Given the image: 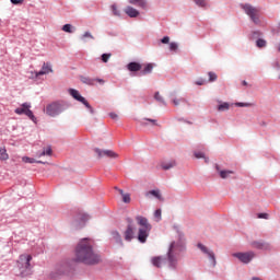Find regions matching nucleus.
Instances as JSON below:
<instances>
[{"instance_id":"f257e3e1","label":"nucleus","mask_w":280,"mask_h":280,"mask_svg":"<svg viewBox=\"0 0 280 280\" xmlns=\"http://www.w3.org/2000/svg\"><path fill=\"white\" fill-rule=\"evenodd\" d=\"M74 261L93 266L100 264V255L93 249V241L91 238L81 240L74 249Z\"/></svg>"},{"instance_id":"f03ea898","label":"nucleus","mask_w":280,"mask_h":280,"mask_svg":"<svg viewBox=\"0 0 280 280\" xmlns=\"http://www.w3.org/2000/svg\"><path fill=\"white\" fill-rule=\"evenodd\" d=\"M185 250V245L183 243L172 242L166 258L161 256H155L151 259V262L155 268H163L167 266L171 270H176L178 268V255Z\"/></svg>"},{"instance_id":"7ed1b4c3","label":"nucleus","mask_w":280,"mask_h":280,"mask_svg":"<svg viewBox=\"0 0 280 280\" xmlns=\"http://www.w3.org/2000/svg\"><path fill=\"white\" fill-rule=\"evenodd\" d=\"M136 221L138 222L139 232H138V240L141 242V244H145V241L148 240V236L150 235V231H152V225L142 215L136 217Z\"/></svg>"},{"instance_id":"20e7f679","label":"nucleus","mask_w":280,"mask_h":280,"mask_svg":"<svg viewBox=\"0 0 280 280\" xmlns=\"http://www.w3.org/2000/svg\"><path fill=\"white\" fill-rule=\"evenodd\" d=\"M32 255L22 254L18 260V268H20L21 277H27L30 275V270H32Z\"/></svg>"},{"instance_id":"39448f33","label":"nucleus","mask_w":280,"mask_h":280,"mask_svg":"<svg viewBox=\"0 0 280 280\" xmlns=\"http://www.w3.org/2000/svg\"><path fill=\"white\" fill-rule=\"evenodd\" d=\"M242 10L249 16V19L255 23V25H259V10L250 4H242Z\"/></svg>"},{"instance_id":"423d86ee","label":"nucleus","mask_w":280,"mask_h":280,"mask_svg":"<svg viewBox=\"0 0 280 280\" xmlns=\"http://www.w3.org/2000/svg\"><path fill=\"white\" fill-rule=\"evenodd\" d=\"M69 94L71 95V97H73V100H77V102H81V104L85 105V107L90 110L91 115L95 113V109H93L91 104H89V101L80 95V92L78 90L70 89Z\"/></svg>"},{"instance_id":"0eeeda50","label":"nucleus","mask_w":280,"mask_h":280,"mask_svg":"<svg viewBox=\"0 0 280 280\" xmlns=\"http://www.w3.org/2000/svg\"><path fill=\"white\" fill-rule=\"evenodd\" d=\"M32 108V104L23 103L20 107L15 109L16 115H26V117L31 118L32 121H36V116L30 109Z\"/></svg>"},{"instance_id":"6e6552de","label":"nucleus","mask_w":280,"mask_h":280,"mask_svg":"<svg viewBox=\"0 0 280 280\" xmlns=\"http://www.w3.org/2000/svg\"><path fill=\"white\" fill-rule=\"evenodd\" d=\"M65 110V105L62 103H51L46 107V114L49 115V117H56V115H60Z\"/></svg>"},{"instance_id":"1a4fd4ad","label":"nucleus","mask_w":280,"mask_h":280,"mask_svg":"<svg viewBox=\"0 0 280 280\" xmlns=\"http://www.w3.org/2000/svg\"><path fill=\"white\" fill-rule=\"evenodd\" d=\"M232 256L236 257L238 261H242V264H250L253 259H255V253L254 252H247V253H234Z\"/></svg>"},{"instance_id":"9d476101","label":"nucleus","mask_w":280,"mask_h":280,"mask_svg":"<svg viewBox=\"0 0 280 280\" xmlns=\"http://www.w3.org/2000/svg\"><path fill=\"white\" fill-rule=\"evenodd\" d=\"M94 152L97 154L98 159H103V156H107V159H119V154L113 150L95 149Z\"/></svg>"},{"instance_id":"9b49d317","label":"nucleus","mask_w":280,"mask_h":280,"mask_svg":"<svg viewBox=\"0 0 280 280\" xmlns=\"http://www.w3.org/2000/svg\"><path fill=\"white\" fill-rule=\"evenodd\" d=\"M32 77L31 78H38V75H47L49 73H54V69H51V65L48 62H44L42 66V70L38 72H31Z\"/></svg>"},{"instance_id":"f8f14e48","label":"nucleus","mask_w":280,"mask_h":280,"mask_svg":"<svg viewBox=\"0 0 280 280\" xmlns=\"http://www.w3.org/2000/svg\"><path fill=\"white\" fill-rule=\"evenodd\" d=\"M125 241L126 242H132L135 238V225L132 224V221L128 219V225L126 231L124 232Z\"/></svg>"},{"instance_id":"ddd939ff","label":"nucleus","mask_w":280,"mask_h":280,"mask_svg":"<svg viewBox=\"0 0 280 280\" xmlns=\"http://www.w3.org/2000/svg\"><path fill=\"white\" fill-rule=\"evenodd\" d=\"M197 247L205 255H208L209 259L212 262V266H215V254L213 252L209 250L207 246H205L202 243H199Z\"/></svg>"},{"instance_id":"4468645a","label":"nucleus","mask_w":280,"mask_h":280,"mask_svg":"<svg viewBox=\"0 0 280 280\" xmlns=\"http://www.w3.org/2000/svg\"><path fill=\"white\" fill-rule=\"evenodd\" d=\"M80 80L83 84H86L88 86H95V82H98V84H104V79H93L90 77H80Z\"/></svg>"},{"instance_id":"2eb2a0df","label":"nucleus","mask_w":280,"mask_h":280,"mask_svg":"<svg viewBox=\"0 0 280 280\" xmlns=\"http://www.w3.org/2000/svg\"><path fill=\"white\" fill-rule=\"evenodd\" d=\"M131 5H137L141 10H148V0H129Z\"/></svg>"},{"instance_id":"dca6fc26","label":"nucleus","mask_w":280,"mask_h":280,"mask_svg":"<svg viewBox=\"0 0 280 280\" xmlns=\"http://www.w3.org/2000/svg\"><path fill=\"white\" fill-rule=\"evenodd\" d=\"M125 14H127V16H129L130 19H137V16H139L140 13L139 10L132 7H126Z\"/></svg>"},{"instance_id":"f3484780","label":"nucleus","mask_w":280,"mask_h":280,"mask_svg":"<svg viewBox=\"0 0 280 280\" xmlns=\"http://www.w3.org/2000/svg\"><path fill=\"white\" fill-rule=\"evenodd\" d=\"M89 220V214H79L77 217V221H75V226L80 228V226H84V223L88 222Z\"/></svg>"},{"instance_id":"a211bd4d","label":"nucleus","mask_w":280,"mask_h":280,"mask_svg":"<svg viewBox=\"0 0 280 280\" xmlns=\"http://www.w3.org/2000/svg\"><path fill=\"white\" fill-rule=\"evenodd\" d=\"M127 69H128V71L137 72V71H141L142 66H141V63H139L137 61H132L127 65Z\"/></svg>"},{"instance_id":"6ab92c4d","label":"nucleus","mask_w":280,"mask_h":280,"mask_svg":"<svg viewBox=\"0 0 280 280\" xmlns=\"http://www.w3.org/2000/svg\"><path fill=\"white\" fill-rule=\"evenodd\" d=\"M147 198H156L158 200H163V196H161V190H150L145 192Z\"/></svg>"},{"instance_id":"aec40b11","label":"nucleus","mask_w":280,"mask_h":280,"mask_svg":"<svg viewBox=\"0 0 280 280\" xmlns=\"http://www.w3.org/2000/svg\"><path fill=\"white\" fill-rule=\"evenodd\" d=\"M215 170H217V172H219V176L223 179L229 178V176H231V174H235V172H233V171H222V170H220V165H215Z\"/></svg>"},{"instance_id":"412c9836","label":"nucleus","mask_w":280,"mask_h":280,"mask_svg":"<svg viewBox=\"0 0 280 280\" xmlns=\"http://www.w3.org/2000/svg\"><path fill=\"white\" fill-rule=\"evenodd\" d=\"M54 154V151L48 145L43 149V152H38L37 156L40 159V156H51Z\"/></svg>"},{"instance_id":"4be33fe9","label":"nucleus","mask_w":280,"mask_h":280,"mask_svg":"<svg viewBox=\"0 0 280 280\" xmlns=\"http://www.w3.org/2000/svg\"><path fill=\"white\" fill-rule=\"evenodd\" d=\"M10 159V155L8 154V150H5V147H0V161H8Z\"/></svg>"},{"instance_id":"5701e85b","label":"nucleus","mask_w":280,"mask_h":280,"mask_svg":"<svg viewBox=\"0 0 280 280\" xmlns=\"http://www.w3.org/2000/svg\"><path fill=\"white\" fill-rule=\"evenodd\" d=\"M162 170H172V167H176V161L163 162L161 164Z\"/></svg>"},{"instance_id":"b1692460","label":"nucleus","mask_w":280,"mask_h":280,"mask_svg":"<svg viewBox=\"0 0 280 280\" xmlns=\"http://www.w3.org/2000/svg\"><path fill=\"white\" fill-rule=\"evenodd\" d=\"M112 237L113 240H115L117 244H120L121 246L124 245V241H121V234H119V232L117 231L112 232Z\"/></svg>"},{"instance_id":"393cba45","label":"nucleus","mask_w":280,"mask_h":280,"mask_svg":"<svg viewBox=\"0 0 280 280\" xmlns=\"http://www.w3.org/2000/svg\"><path fill=\"white\" fill-rule=\"evenodd\" d=\"M152 69H154L153 63H147L142 70L143 75H148V73H152Z\"/></svg>"},{"instance_id":"a878e982","label":"nucleus","mask_w":280,"mask_h":280,"mask_svg":"<svg viewBox=\"0 0 280 280\" xmlns=\"http://www.w3.org/2000/svg\"><path fill=\"white\" fill-rule=\"evenodd\" d=\"M22 161H23V163H31V164L32 163H39V164L45 163L43 161H36L34 158H30V156H23Z\"/></svg>"},{"instance_id":"bb28decb","label":"nucleus","mask_w":280,"mask_h":280,"mask_svg":"<svg viewBox=\"0 0 280 280\" xmlns=\"http://www.w3.org/2000/svg\"><path fill=\"white\" fill-rule=\"evenodd\" d=\"M110 10H112L114 16H121V11L117 7V4H112Z\"/></svg>"},{"instance_id":"cd10ccee","label":"nucleus","mask_w":280,"mask_h":280,"mask_svg":"<svg viewBox=\"0 0 280 280\" xmlns=\"http://www.w3.org/2000/svg\"><path fill=\"white\" fill-rule=\"evenodd\" d=\"M231 108V105L229 103H222L218 106L219 113H224V110H229Z\"/></svg>"},{"instance_id":"c85d7f7f","label":"nucleus","mask_w":280,"mask_h":280,"mask_svg":"<svg viewBox=\"0 0 280 280\" xmlns=\"http://www.w3.org/2000/svg\"><path fill=\"white\" fill-rule=\"evenodd\" d=\"M199 8H207V0H192Z\"/></svg>"},{"instance_id":"c756f323","label":"nucleus","mask_w":280,"mask_h":280,"mask_svg":"<svg viewBox=\"0 0 280 280\" xmlns=\"http://www.w3.org/2000/svg\"><path fill=\"white\" fill-rule=\"evenodd\" d=\"M73 26L71 24H66L62 26V32H67V34H73V31L71 30Z\"/></svg>"},{"instance_id":"7c9ffc66","label":"nucleus","mask_w":280,"mask_h":280,"mask_svg":"<svg viewBox=\"0 0 280 280\" xmlns=\"http://www.w3.org/2000/svg\"><path fill=\"white\" fill-rule=\"evenodd\" d=\"M209 75V81L208 82H215V80H218V74H215V72H208Z\"/></svg>"},{"instance_id":"2f4dec72","label":"nucleus","mask_w":280,"mask_h":280,"mask_svg":"<svg viewBox=\"0 0 280 280\" xmlns=\"http://www.w3.org/2000/svg\"><path fill=\"white\" fill-rule=\"evenodd\" d=\"M195 158L196 159H205L206 163H209V159L205 158V153H202V152H195Z\"/></svg>"},{"instance_id":"473e14b6","label":"nucleus","mask_w":280,"mask_h":280,"mask_svg":"<svg viewBox=\"0 0 280 280\" xmlns=\"http://www.w3.org/2000/svg\"><path fill=\"white\" fill-rule=\"evenodd\" d=\"M256 46H257L259 49L266 47V40H265V39H257Z\"/></svg>"},{"instance_id":"72a5a7b5","label":"nucleus","mask_w":280,"mask_h":280,"mask_svg":"<svg viewBox=\"0 0 280 280\" xmlns=\"http://www.w3.org/2000/svg\"><path fill=\"white\" fill-rule=\"evenodd\" d=\"M154 100H156V102H160L161 104H165V101H163V96H161V93L159 92L154 94Z\"/></svg>"},{"instance_id":"f704fd0d","label":"nucleus","mask_w":280,"mask_h":280,"mask_svg":"<svg viewBox=\"0 0 280 280\" xmlns=\"http://www.w3.org/2000/svg\"><path fill=\"white\" fill-rule=\"evenodd\" d=\"M170 50L171 51H178V44L176 42H172L170 44Z\"/></svg>"},{"instance_id":"c9c22d12","label":"nucleus","mask_w":280,"mask_h":280,"mask_svg":"<svg viewBox=\"0 0 280 280\" xmlns=\"http://www.w3.org/2000/svg\"><path fill=\"white\" fill-rule=\"evenodd\" d=\"M110 56H113L112 54H103L102 55V61L103 62H108V60H110Z\"/></svg>"},{"instance_id":"e433bc0d","label":"nucleus","mask_w":280,"mask_h":280,"mask_svg":"<svg viewBox=\"0 0 280 280\" xmlns=\"http://www.w3.org/2000/svg\"><path fill=\"white\" fill-rule=\"evenodd\" d=\"M86 38H95V37H93V35L90 33V32H85L83 35H82V37H81V39L82 40H86Z\"/></svg>"},{"instance_id":"4c0bfd02","label":"nucleus","mask_w":280,"mask_h":280,"mask_svg":"<svg viewBox=\"0 0 280 280\" xmlns=\"http://www.w3.org/2000/svg\"><path fill=\"white\" fill-rule=\"evenodd\" d=\"M130 194L122 195V202L129 203L130 202Z\"/></svg>"},{"instance_id":"58836bf2","label":"nucleus","mask_w":280,"mask_h":280,"mask_svg":"<svg viewBox=\"0 0 280 280\" xmlns=\"http://www.w3.org/2000/svg\"><path fill=\"white\" fill-rule=\"evenodd\" d=\"M195 84H197V86H202V85L207 84V80L199 79L198 81L195 82Z\"/></svg>"},{"instance_id":"ea45409f","label":"nucleus","mask_w":280,"mask_h":280,"mask_svg":"<svg viewBox=\"0 0 280 280\" xmlns=\"http://www.w3.org/2000/svg\"><path fill=\"white\" fill-rule=\"evenodd\" d=\"M154 218L156 219L158 222L161 221V209L155 210Z\"/></svg>"},{"instance_id":"a19ab883","label":"nucleus","mask_w":280,"mask_h":280,"mask_svg":"<svg viewBox=\"0 0 280 280\" xmlns=\"http://www.w3.org/2000/svg\"><path fill=\"white\" fill-rule=\"evenodd\" d=\"M161 43L163 45H167L170 43V36H164L162 39H161Z\"/></svg>"},{"instance_id":"79ce46f5","label":"nucleus","mask_w":280,"mask_h":280,"mask_svg":"<svg viewBox=\"0 0 280 280\" xmlns=\"http://www.w3.org/2000/svg\"><path fill=\"white\" fill-rule=\"evenodd\" d=\"M258 218L262 220H268L269 214L268 213H258Z\"/></svg>"},{"instance_id":"37998d69","label":"nucleus","mask_w":280,"mask_h":280,"mask_svg":"<svg viewBox=\"0 0 280 280\" xmlns=\"http://www.w3.org/2000/svg\"><path fill=\"white\" fill-rule=\"evenodd\" d=\"M236 106L244 108L250 106V103H236Z\"/></svg>"},{"instance_id":"c03bdc74","label":"nucleus","mask_w":280,"mask_h":280,"mask_svg":"<svg viewBox=\"0 0 280 280\" xmlns=\"http://www.w3.org/2000/svg\"><path fill=\"white\" fill-rule=\"evenodd\" d=\"M180 102H185V98H180V100H173V104L174 106H178V104H180Z\"/></svg>"},{"instance_id":"a18cd8bd","label":"nucleus","mask_w":280,"mask_h":280,"mask_svg":"<svg viewBox=\"0 0 280 280\" xmlns=\"http://www.w3.org/2000/svg\"><path fill=\"white\" fill-rule=\"evenodd\" d=\"M110 119L117 120L119 119V116L116 113H109Z\"/></svg>"},{"instance_id":"49530a36","label":"nucleus","mask_w":280,"mask_h":280,"mask_svg":"<svg viewBox=\"0 0 280 280\" xmlns=\"http://www.w3.org/2000/svg\"><path fill=\"white\" fill-rule=\"evenodd\" d=\"M24 0H11V3H13V5H19L21 3H23Z\"/></svg>"},{"instance_id":"de8ad7c7","label":"nucleus","mask_w":280,"mask_h":280,"mask_svg":"<svg viewBox=\"0 0 280 280\" xmlns=\"http://www.w3.org/2000/svg\"><path fill=\"white\" fill-rule=\"evenodd\" d=\"M144 121H150V124L156 126V119L144 118Z\"/></svg>"},{"instance_id":"09e8293b","label":"nucleus","mask_w":280,"mask_h":280,"mask_svg":"<svg viewBox=\"0 0 280 280\" xmlns=\"http://www.w3.org/2000/svg\"><path fill=\"white\" fill-rule=\"evenodd\" d=\"M253 246H254L255 248H261V244H260V243H253Z\"/></svg>"},{"instance_id":"8fccbe9b","label":"nucleus","mask_w":280,"mask_h":280,"mask_svg":"<svg viewBox=\"0 0 280 280\" xmlns=\"http://www.w3.org/2000/svg\"><path fill=\"white\" fill-rule=\"evenodd\" d=\"M118 192L120 194V196H125L126 194H124V190L118 189Z\"/></svg>"},{"instance_id":"3c124183","label":"nucleus","mask_w":280,"mask_h":280,"mask_svg":"<svg viewBox=\"0 0 280 280\" xmlns=\"http://www.w3.org/2000/svg\"><path fill=\"white\" fill-rule=\"evenodd\" d=\"M59 275H65V269H63V268H61V269L59 270Z\"/></svg>"},{"instance_id":"603ef678","label":"nucleus","mask_w":280,"mask_h":280,"mask_svg":"<svg viewBox=\"0 0 280 280\" xmlns=\"http://www.w3.org/2000/svg\"><path fill=\"white\" fill-rule=\"evenodd\" d=\"M243 86H248V82L243 81Z\"/></svg>"},{"instance_id":"864d4df0","label":"nucleus","mask_w":280,"mask_h":280,"mask_svg":"<svg viewBox=\"0 0 280 280\" xmlns=\"http://www.w3.org/2000/svg\"><path fill=\"white\" fill-rule=\"evenodd\" d=\"M141 125H142V126H148V122L142 121Z\"/></svg>"},{"instance_id":"5fc2aeb1","label":"nucleus","mask_w":280,"mask_h":280,"mask_svg":"<svg viewBox=\"0 0 280 280\" xmlns=\"http://www.w3.org/2000/svg\"><path fill=\"white\" fill-rule=\"evenodd\" d=\"M277 49H278V51H280V44L277 45Z\"/></svg>"},{"instance_id":"6e6d98bb","label":"nucleus","mask_w":280,"mask_h":280,"mask_svg":"<svg viewBox=\"0 0 280 280\" xmlns=\"http://www.w3.org/2000/svg\"><path fill=\"white\" fill-rule=\"evenodd\" d=\"M252 280H261L260 278H253Z\"/></svg>"},{"instance_id":"4d7b16f0","label":"nucleus","mask_w":280,"mask_h":280,"mask_svg":"<svg viewBox=\"0 0 280 280\" xmlns=\"http://www.w3.org/2000/svg\"><path fill=\"white\" fill-rule=\"evenodd\" d=\"M115 189H117L119 191V188L118 187H115Z\"/></svg>"}]
</instances>
